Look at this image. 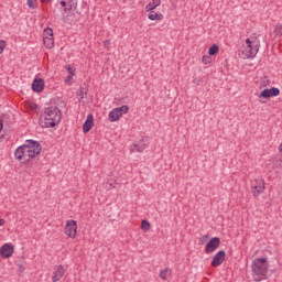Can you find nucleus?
Listing matches in <instances>:
<instances>
[{"instance_id": "nucleus-38", "label": "nucleus", "mask_w": 282, "mask_h": 282, "mask_svg": "<svg viewBox=\"0 0 282 282\" xmlns=\"http://www.w3.org/2000/svg\"><path fill=\"white\" fill-rule=\"evenodd\" d=\"M203 63H205V65L207 64L206 57H203Z\"/></svg>"}, {"instance_id": "nucleus-39", "label": "nucleus", "mask_w": 282, "mask_h": 282, "mask_svg": "<svg viewBox=\"0 0 282 282\" xmlns=\"http://www.w3.org/2000/svg\"><path fill=\"white\" fill-rule=\"evenodd\" d=\"M43 3H46V2H48L50 0H41Z\"/></svg>"}, {"instance_id": "nucleus-24", "label": "nucleus", "mask_w": 282, "mask_h": 282, "mask_svg": "<svg viewBox=\"0 0 282 282\" xmlns=\"http://www.w3.org/2000/svg\"><path fill=\"white\" fill-rule=\"evenodd\" d=\"M150 228H151V223H149L148 220L141 221V230L147 232V231H149Z\"/></svg>"}, {"instance_id": "nucleus-22", "label": "nucleus", "mask_w": 282, "mask_h": 282, "mask_svg": "<svg viewBox=\"0 0 282 282\" xmlns=\"http://www.w3.org/2000/svg\"><path fill=\"white\" fill-rule=\"evenodd\" d=\"M219 52V46L217 44H214L209 47L208 54L209 56H215Z\"/></svg>"}, {"instance_id": "nucleus-7", "label": "nucleus", "mask_w": 282, "mask_h": 282, "mask_svg": "<svg viewBox=\"0 0 282 282\" xmlns=\"http://www.w3.org/2000/svg\"><path fill=\"white\" fill-rule=\"evenodd\" d=\"M220 243H221V239H219V237L212 238L205 247V253L212 254V252H215V250L219 248Z\"/></svg>"}, {"instance_id": "nucleus-32", "label": "nucleus", "mask_w": 282, "mask_h": 282, "mask_svg": "<svg viewBox=\"0 0 282 282\" xmlns=\"http://www.w3.org/2000/svg\"><path fill=\"white\" fill-rule=\"evenodd\" d=\"M110 44H111V41L109 40L104 41V47H109Z\"/></svg>"}, {"instance_id": "nucleus-28", "label": "nucleus", "mask_w": 282, "mask_h": 282, "mask_svg": "<svg viewBox=\"0 0 282 282\" xmlns=\"http://www.w3.org/2000/svg\"><path fill=\"white\" fill-rule=\"evenodd\" d=\"M64 1L67 3L70 10H74V8H76L77 6L76 1L74 0H64Z\"/></svg>"}, {"instance_id": "nucleus-26", "label": "nucleus", "mask_w": 282, "mask_h": 282, "mask_svg": "<svg viewBox=\"0 0 282 282\" xmlns=\"http://www.w3.org/2000/svg\"><path fill=\"white\" fill-rule=\"evenodd\" d=\"M43 36L53 37L54 31L51 28L44 30Z\"/></svg>"}, {"instance_id": "nucleus-35", "label": "nucleus", "mask_w": 282, "mask_h": 282, "mask_svg": "<svg viewBox=\"0 0 282 282\" xmlns=\"http://www.w3.org/2000/svg\"><path fill=\"white\" fill-rule=\"evenodd\" d=\"M278 151H279L280 153H282V142L280 143V145H279V148H278Z\"/></svg>"}, {"instance_id": "nucleus-36", "label": "nucleus", "mask_w": 282, "mask_h": 282, "mask_svg": "<svg viewBox=\"0 0 282 282\" xmlns=\"http://www.w3.org/2000/svg\"><path fill=\"white\" fill-rule=\"evenodd\" d=\"M6 224V220L3 218H0V226H3Z\"/></svg>"}, {"instance_id": "nucleus-27", "label": "nucleus", "mask_w": 282, "mask_h": 282, "mask_svg": "<svg viewBox=\"0 0 282 282\" xmlns=\"http://www.w3.org/2000/svg\"><path fill=\"white\" fill-rule=\"evenodd\" d=\"M118 109V112L121 113V116H124V113H127L129 111V106H121Z\"/></svg>"}, {"instance_id": "nucleus-19", "label": "nucleus", "mask_w": 282, "mask_h": 282, "mask_svg": "<svg viewBox=\"0 0 282 282\" xmlns=\"http://www.w3.org/2000/svg\"><path fill=\"white\" fill-rule=\"evenodd\" d=\"M59 6H62V8H63V14L72 13V9L69 8V4H67V2L65 0H61Z\"/></svg>"}, {"instance_id": "nucleus-18", "label": "nucleus", "mask_w": 282, "mask_h": 282, "mask_svg": "<svg viewBox=\"0 0 282 282\" xmlns=\"http://www.w3.org/2000/svg\"><path fill=\"white\" fill-rule=\"evenodd\" d=\"M43 43L47 50H52V47H54V36L53 37L43 36Z\"/></svg>"}, {"instance_id": "nucleus-25", "label": "nucleus", "mask_w": 282, "mask_h": 282, "mask_svg": "<svg viewBox=\"0 0 282 282\" xmlns=\"http://www.w3.org/2000/svg\"><path fill=\"white\" fill-rule=\"evenodd\" d=\"M274 34L276 36H282V24H276L274 28Z\"/></svg>"}, {"instance_id": "nucleus-4", "label": "nucleus", "mask_w": 282, "mask_h": 282, "mask_svg": "<svg viewBox=\"0 0 282 282\" xmlns=\"http://www.w3.org/2000/svg\"><path fill=\"white\" fill-rule=\"evenodd\" d=\"M261 42L257 37L246 40V46L241 51L242 58H254L259 54Z\"/></svg>"}, {"instance_id": "nucleus-12", "label": "nucleus", "mask_w": 282, "mask_h": 282, "mask_svg": "<svg viewBox=\"0 0 282 282\" xmlns=\"http://www.w3.org/2000/svg\"><path fill=\"white\" fill-rule=\"evenodd\" d=\"M44 87H45V82L41 78H35L32 83V89L33 91H36V94L43 91Z\"/></svg>"}, {"instance_id": "nucleus-15", "label": "nucleus", "mask_w": 282, "mask_h": 282, "mask_svg": "<svg viewBox=\"0 0 282 282\" xmlns=\"http://www.w3.org/2000/svg\"><path fill=\"white\" fill-rule=\"evenodd\" d=\"M147 149V144L145 143H142V142H139V143H134L130 151L132 153H142L144 150Z\"/></svg>"}, {"instance_id": "nucleus-8", "label": "nucleus", "mask_w": 282, "mask_h": 282, "mask_svg": "<svg viewBox=\"0 0 282 282\" xmlns=\"http://www.w3.org/2000/svg\"><path fill=\"white\" fill-rule=\"evenodd\" d=\"M66 269L63 264L55 265L52 274V282H58L65 276Z\"/></svg>"}, {"instance_id": "nucleus-2", "label": "nucleus", "mask_w": 282, "mask_h": 282, "mask_svg": "<svg viewBox=\"0 0 282 282\" xmlns=\"http://www.w3.org/2000/svg\"><path fill=\"white\" fill-rule=\"evenodd\" d=\"M63 118V113L61 112V109L56 106H51L48 108H45L43 120H42V127L44 129H52L61 122Z\"/></svg>"}, {"instance_id": "nucleus-34", "label": "nucleus", "mask_w": 282, "mask_h": 282, "mask_svg": "<svg viewBox=\"0 0 282 282\" xmlns=\"http://www.w3.org/2000/svg\"><path fill=\"white\" fill-rule=\"evenodd\" d=\"M3 131V121L0 119V133Z\"/></svg>"}, {"instance_id": "nucleus-17", "label": "nucleus", "mask_w": 282, "mask_h": 282, "mask_svg": "<svg viewBox=\"0 0 282 282\" xmlns=\"http://www.w3.org/2000/svg\"><path fill=\"white\" fill-rule=\"evenodd\" d=\"M148 19H150V21H162V19H164V15L152 10L148 14Z\"/></svg>"}, {"instance_id": "nucleus-23", "label": "nucleus", "mask_w": 282, "mask_h": 282, "mask_svg": "<svg viewBox=\"0 0 282 282\" xmlns=\"http://www.w3.org/2000/svg\"><path fill=\"white\" fill-rule=\"evenodd\" d=\"M26 4L31 10H36V8H39V2L36 0H28Z\"/></svg>"}, {"instance_id": "nucleus-16", "label": "nucleus", "mask_w": 282, "mask_h": 282, "mask_svg": "<svg viewBox=\"0 0 282 282\" xmlns=\"http://www.w3.org/2000/svg\"><path fill=\"white\" fill-rule=\"evenodd\" d=\"M160 3H162V0H152V1H150L145 6V11L151 12V11L155 10V8H158V6H160Z\"/></svg>"}, {"instance_id": "nucleus-14", "label": "nucleus", "mask_w": 282, "mask_h": 282, "mask_svg": "<svg viewBox=\"0 0 282 282\" xmlns=\"http://www.w3.org/2000/svg\"><path fill=\"white\" fill-rule=\"evenodd\" d=\"M120 118H122V113H120L117 108H113L108 115V120L110 122H118Z\"/></svg>"}, {"instance_id": "nucleus-6", "label": "nucleus", "mask_w": 282, "mask_h": 282, "mask_svg": "<svg viewBox=\"0 0 282 282\" xmlns=\"http://www.w3.org/2000/svg\"><path fill=\"white\" fill-rule=\"evenodd\" d=\"M64 232L67 237H70V239H76V234L78 232L76 220H67Z\"/></svg>"}, {"instance_id": "nucleus-3", "label": "nucleus", "mask_w": 282, "mask_h": 282, "mask_svg": "<svg viewBox=\"0 0 282 282\" xmlns=\"http://www.w3.org/2000/svg\"><path fill=\"white\" fill-rule=\"evenodd\" d=\"M268 259L258 258L251 264L252 278L254 282L265 281L268 279Z\"/></svg>"}, {"instance_id": "nucleus-9", "label": "nucleus", "mask_w": 282, "mask_h": 282, "mask_svg": "<svg viewBox=\"0 0 282 282\" xmlns=\"http://www.w3.org/2000/svg\"><path fill=\"white\" fill-rule=\"evenodd\" d=\"M226 261V251L219 250L212 260L213 268H219Z\"/></svg>"}, {"instance_id": "nucleus-20", "label": "nucleus", "mask_w": 282, "mask_h": 282, "mask_svg": "<svg viewBox=\"0 0 282 282\" xmlns=\"http://www.w3.org/2000/svg\"><path fill=\"white\" fill-rule=\"evenodd\" d=\"M171 274H172L171 269L165 268L164 270H162V271L160 272V278H161L163 281H166V280L171 276Z\"/></svg>"}, {"instance_id": "nucleus-29", "label": "nucleus", "mask_w": 282, "mask_h": 282, "mask_svg": "<svg viewBox=\"0 0 282 282\" xmlns=\"http://www.w3.org/2000/svg\"><path fill=\"white\" fill-rule=\"evenodd\" d=\"M3 50H6V41L0 40V54H3Z\"/></svg>"}, {"instance_id": "nucleus-1", "label": "nucleus", "mask_w": 282, "mask_h": 282, "mask_svg": "<svg viewBox=\"0 0 282 282\" xmlns=\"http://www.w3.org/2000/svg\"><path fill=\"white\" fill-rule=\"evenodd\" d=\"M41 151H43L41 142L29 139L14 151V158L21 164H30L34 158L41 155Z\"/></svg>"}, {"instance_id": "nucleus-33", "label": "nucleus", "mask_w": 282, "mask_h": 282, "mask_svg": "<svg viewBox=\"0 0 282 282\" xmlns=\"http://www.w3.org/2000/svg\"><path fill=\"white\" fill-rule=\"evenodd\" d=\"M206 239H208V235H205L200 238V242L204 243V241H206Z\"/></svg>"}, {"instance_id": "nucleus-21", "label": "nucleus", "mask_w": 282, "mask_h": 282, "mask_svg": "<svg viewBox=\"0 0 282 282\" xmlns=\"http://www.w3.org/2000/svg\"><path fill=\"white\" fill-rule=\"evenodd\" d=\"M87 88L80 86V88L77 90V96L80 100H85L87 98Z\"/></svg>"}, {"instance_id": "nucleus-10", "label": "nucleus", "mask_w": 282, "mask_h": 282, "mask_svg": "<svg viewBox=\"0 0 282 282\" xmlns=\"http://www.w3.org/2000/svg\"><path fill=\"white\" fill-rule=\"evenodd\" d=\"M0 254L3 259H10L14 254V247L11 243H6L0 248Z\"/></svg>"}, {"instance_id": "nucleus-37", "label": "nucleus", "mask_w": 282, "mask_h": 282, "mask_svg": "<svg viewBox=\"0 0 282 282\" xmlns=\"http://www.w3.org/2000/svg\"><path fill=\"white\" fill-rule=\"evenodd\" d=\"M203 63H205V65L207 64L206 57H203Z\"/></svg>"}, {"instance_id": "nucleus-5", "label": "nucleus", "mask_w": 282, "mask_h": 282, "mask_svg": "<svg viewBox=\"0 0 282 282\" xmlns=\"http://www.w3.org/2000/svg\"><path fill=\"white\" fill-rule=\"evenodd\" d=\"M251 191L253 197H259V195L265 191V182L263 178H256L251 181Z\"/></svg>"}, {"instance_id": "nucleus-30", "label": "nucleus", "mask_w": 282, "mask_h": 282, "mask_svg": "<svg viewBox=\"0 0 282 282\" xmlns=\"http://www.w3.org/2000/svg\"><path fill=\"white\" fill-rule=\"evenodd\" d=\"M66 70L70 76H74V67L72 65H66Z\"/></svg>"}, {"instance_id": "nucleus-31", "label": "nucleus", "mask_w": 282, "mask_h": 282, "mask_svg": "<svg viewBox=\"0 0 282 282\" xmlns=\"http://www.w3.org/2000/svg\"><path fill=\"white\" fill-rule=\"evenodd\" d=\"M72 80H74V75H68L65 79L66 85H72Z\"/></svg>"}, {"instance_id": "nucleus-13", "label": "nucleus", "mask_w": 282, "mask_h": 282, "mask_svg": "<svg viewBox=\"0 0 282 282\" xmlns=\"http://www.w3.org/2000/svg\"><path fill=\"white\" fill-rule=\"evenodd\" d=\"M94 127V115H88L86 121L83 124V132L89 133Z\"/></svg>"}, {"instance_id": "nucleus-11", "label": "nucleus", "mask_w": 282, "mask_h": 282, "mask_svg": "<svg viewBox=\"0 0 282 282\" xmlns=\"http://www.w3.org/2000/svg\"><path fill=\"white\" fill-rule=\"evenodd\" d=\"M281 90L276 87H272L270 89H263L260 94V98H273L280 96Z\"/></svg>"}]
</instances>
